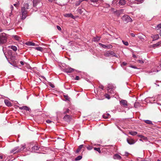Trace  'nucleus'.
Wrapping results in <instances>:
<instances>
[{
  "label": "nucleus",
  "mask_w": 161,
  "mask_h": 161,
  "mask_svg": "<svg viewBox=\"0 0 161 161\" xmlns=\"http://www.w3.org/2000/svg\"><path fill=\"white\" fill-rule=\"evenodd\" d=\"M29 4L26 3H25L24 5V6L22 7L21 9L22 13L21 19H24L27 16V9H29Z\"/></svg>",
  "instance_id": "obj_1"
},
{
  "label": "nucleus",
  "mask_w": 161,
  "mask_h": 161,
  "mask_svg": "<svg viewBox=\"0 0 161 161\" xmlns=\"http://www.w3.org/2000/svg\"><path fill=\"white\" fill-rule=\"evenodd\" d=\"M6 34L4 33L0 34V44H4L5 43L7 40Z\"/></svg>",
  "instance_id": "obj_2"
},
{
  "label": "nucleus",
  "mask_w": 161,
  "mask_h": 161,
  "mask_svg": "<svg viewBox=\"0 0 161 161\" xmlns=\"http://www.w3.org/2000/svg\"><path fill=\"white\" fill-rule=\"evenodd\" d=\"M104 55L106 57H115L116 58L118 57L116 53L112 51H109L106 52L104 54Z\"/></svg>",
  "instance_id": "obj_3"
},
{
  "label": "nucleus",
  "mask_w": 161,
  "mask_h": 161,
  "mask_svg": "<svg viewBox=\"0 0 161 161\" xmlns=\"http://www.w3.org/2000/svg\"><path fill=\"white\" fill-rule=\"evenodd\" d=\"M122 19L123 21L128 23V22H131L132 20L131 18L128 15H124L122 17Z\"/></svg>",
  "instance_id": "obj_4"
},
{
  "label": "nucleus",
  "mask_w": 161,
  "mask_h": 161,
  "mask_svg": "<svg viewBox=\"0 0 161 161\" xmlns=\"http://www.w3.org/2000/svg\"><path fill=\"white\" fill-rule=\"evenodd\" d=\"M120 104L125 108H127L129 103L127 101L124 100H121L119 101Z\"/></svg>",
  "instance_id": "obj_5"
},
{
  "label": "nucleus",
  "mask_w": 161,
  "mask_h": 161,
  "mask_svg": "<svg viewBox=\"0 0 161 161\" xmlns=\"http://www.w3.org/2000/svg\"><path fill=\"white\" fill-rule=\"evenodd\" d=\"M114 88V87L112 84H108L107 89L108 92L110 93L111 94H112L113 92L114 93L113 90Z\"/></svg>",
  "instance_id": "obj_6"
},
{
  "label": "nucleus",
  "mask_w": 161,
  "mask_h": 161,
  "mask_svg": "<svg viewBox=\"0 0 161 161\" xmlns=\"http://www.w3.org/2000/svg\"><path fill=\"white\" fill-rule=\"evenodd\" d=\"M72 119V116L66 114L63 118V119L66 121L69 122Z\"/></svg>",
  "instance_id": "obj_7"
},
{
  "label": "nucleus",
  "mask_w": 161,
  "mask_h": 161,
  "mask_svg": "<svg viewBox=\"0 0 161 161\" xmlns=\"http://www.w3.org/2000/svg\"><path fill=\"white\" fill-rule=\"evenodd\" d=\"M99 44L105 48L110 49L112 48L113 47V46L110 44L108 45H103L101 43H99Z\"/></svg>",
  "instance_id": "obj_8"
},
{
  "label": "nucleus",
  "mask_w": 161,
  "mask_h": 161,
  "mask_svg": "<svg viewBox=\"0 0 161 161\" xmlns=\"http://www.w3.org/2000/svg\"><path fill=\"white\" fill-rule=\"evenodd\" d=\"M118 1H119V0H113L112 2V5L114 7L117 8L119 6L118 5Z\"/></svg>",
  "instance_id": "obj_9"
},
{
  "label": "nucleus",
  "mask_w": 161,
  "mask_h": 161,
  "mask_svg": "<svg viewBox=\"0 0 161 161\" xmlns=\"http://www.w3.org/2000/svg\"><path fill=\"white\" fill-rule=\"evenodd\" d=\"M127 2L126 0H119L118 4L119 5L124 6Z\"/></svg>",
  "instance_id": "obj_10"
},
{
  "label": "nucleus",
  "mask_w": 161,
  "mask_h": 161,
  "mask_svg": "<svg viewBox=\"0 0 161 161\" xmlns=\"http://www.w3.org/2000/svg\"><path fill=\"white\" fill-rule=\"evenodd\" d=\"M74 70V69L70 67H68L65 69L64 72L66 73H71Z\"/></svg>",
  "instance_id": "obj_11"
},
{
  "label": "nucleus",
  "mask_w": 161,
  "mask_h": 161,
  "mask_svg": "<svg viewBox=\"0 0 161 161\" xmlns=\"http://www.w3.org/2000/svg\"><path fill=\"white\" fill-rule=\"evenodd\" d=\"M127 142L130 145H132L134 144L135 142V141L131 139L128 138L127 139Z\"/></svg>",
  "instance_id": "obj_12"
},
{
  "label": "nucleus",
  "mask_w": 161,
  "mask_h": 161,
  "mask_svg": "<svg viewBox=\"0 0 161 161\" xmlns=\"http://www.w3.org/2000/svg\"><path fill=\"white\" fill-rule=\"evenodd\" d=\"M5 104L8 107H11L12 106L11 103L8 100L5 99L4 101Z\"/></svg>",
  "instance_id": "obj_13"
},
{
  "label": "nucleus",
  "mask_w": 161,
  "mask_h": 161,
  "mask_svg": "<svg viewBox=\"0 0 161 161\" xmlns=\"http://www.w3.org/2000/svg\"><path fill=\"white\" fill-rule=\"evenodd\" d=\"M64 17H71L72 19L75 18V16H73V15L71 13L66 14L64 15Z\"/></svg>",
  "instance_id": "obj_14"
},
{
  "label": "nucleus",
  "mask_w": 161,
  "mask_h": 161,
  "mask_svg": "<svg viewBox=\"0 0 161 161\" xmlns=\"http://www.w3.org/2000/svg\"><path fill=\"white\" fill-rule=\"evenodd\" d=\"M70 110L68 108H64L63 109V114H69Z\"/></svg>",
  "instance_id": "obj_15"
},
{
  "label": "nucleus",
  "mask_w": 161,
  "mask_h": 161,
  "mask_svg": "<svg viewBox=\"0 0 161 161\" xmlns=\"http://www.w3.org/2000/svg\"><path fill=\"white\" fill-rule=\"evenodd\" d=\"M40 2V0H34L33 2L34 7H36L37 5Z\"/></svg>",
  "instance_id": "obj_16"
},
{
  "label": "nucleus",
  "mask_w": 161,
  "mask_h": 161,
  "mask_svg": "<svg viewBox=\"0 0 161 161\" xmlns=\"http://www.w3.org/2000/svg\"><path fill=\"white\" fill-rule=\"evenodd\" d=\"M157 30L159 31V34L161 36V24H159L155 28Z\"/></svg>",
  "instance_id": "obj_17"
},
{
  "label": "nucleus",
  "mask_w": 161,
  "mask_h": 161,
  "mask_svg": "<svg viewBox=\"0 0 161 161\" xmlns=\"http://www.w3.org/2000/svg\"><path fill=\"white\" fill-rule=\"evenodd\" d=\"M151 37L153 38V41L157 40L159 37V35L158 34L156 35H152L151 36Z\"/></svg>",
  "instance_id": "obj_18"
},
{
  "label": "nucleus",
  "mask_w": 161,
  "mask_h": 161,
  "mask_svg": "<svg viewBox=\"0 0 161 161\" xmlns=\"http://www.w3.org/2000/svg\"><path fill=\"white\" fill-rule=\"evenodd\" d=\"M8 47L12 49L14 51H16L17 50V47L14 46H8Z\"/></svg>",
  "instance_id": "obj_19"
},
{
  "label": "nucleus",
  "mask_w": 161,
  "mask_h": 161,
  "mask_svg": "<svg viewBox=\"0 0 161 161\" xmlns=\"http://www.w3.org/2000/svg\"><path fill=\"white\" fill-rule=\"evenodd\" d=\"M19 148V147H15L10 151L11 153H13L14 152V153H15L16 152H17V151L18 150Z\"/></svg>",
  "instance_id": "obj_20"
},
{
  "label": "nucleus",
  "mask_w": 161,
  "mask_h": 161,
  "mask_svg": "<svg viewBox=\"0 0 161 161\" xmlns=\"http://www.w3.org/2000/svg\"><path fill=\"white\" fill-rule=\"evenodd\" d=\"M19 148V147H15L10 151L11 153H13L14 152V153H15L16 152H17V151L18 150Z\"/></svg>",
  "instance_id": "obj_21"
},
{
  "label": "nucleus",
  "mask_w": 161,
  "mask_h": 161,
  "mask_svg": "<svg viewBox=\"0 0 161 161\" xmlns=\"http://www.w3.org/2000/svg\"><path fill=\"white\" fill-rule=\"evenodd\" d=\"M114 159H120L121 158V156L117 154L114 155Z\"/></svg>",
  "instance_id": "obj_22"
},
{
  "label": "nucleus",
  "mask_w": 161,
  "mask_h": 161,
  "mask_svg": "<svg viewBox=\"0 0 161 161\" xmlns=\"http://www.w3.org/2000/svg\"><path fill=\"white\" fill-rule=\"evenodd\" d=\"M19 109H24L26 111H29V108L26 106H23L20 107Z\"/></svg>",
  "instance_id": "obj_23"
},
{
  "label": "nucleus",
  "mask_w": 161,
  "mask_h": 161,
  "mask_svg": "<svg viewBox=\"0 0 161 161\" xmlns=\"http://www.w3.org/2000/svg\"><path fill=\"white\" fill-rule=\"evenodd\" d=\"M25 44L26 45H27L28 46H35V44L34 43L32 42H26L25 43Z\"/></svg>",
  "instance_id": "obj_24"
},
{
  "label": "nucleus",
  "mask_w": 161,
  "mask_h": 161,
  "mask_svg": "<svg viewBox=\"0 0 161 161\" xmlns=\"http://www.w3.org/2000/svg\"><path fill=\"white\" fill-rule=\"evenodd\" d=\"M25 148V145H23L22 146V147L20 148H19L18 150L17 151V152H20L21 151H23L24 149Z\"/></svg>",
  "instance_id": "obj_25"
},
{
  "label": "nucleus",
  "mask_w": 161,
  "mask_h": 161,
  "mask_svg": "<svg viewBox=\"0 0 161 161\" xmlns=\"http://www.w3.org/2000/svg\"><path fill=\"white\" fill-rule=\"evenodd\" d=\"M83 145H80L78 149L76 150V153H78L80 150L82 148V147H83Z\"/></svg>",
  "instance_id": "obj_26"
},
{
  "label": "nucleus",
  "mask_w": 161,
  "mask_h": 161,
  "mask_svg": "<svg viewBox=\"0 0 161 161\" xmlns=\"http://www.w3.org/2000/svg\"><path fill=\"white\" fill-rule=\"evenodd\" d=\"M34 48L36 50L38 51H41V52H42L43 50V48L42 47H35Z\"/></svg>",
  "instance_id": "obj_27"
},
{
  "label": "nucleus",
  "mask_w": 161,
  "mask_h": 161,
  "mask_svg": "<svg viewBox=\"0 0 161 161\" xmlns=\"http://www.w3.org/2000/svg\"><path fill=\"white\" fill-rule=\"evenodd\" d=\"M129 2V4L130 5L132 3H136V0H127Z\"/></svg>",
  "instance_id": "obj_28"
},
{
  "label": "nucleus",
  "mask_w": 161,
  "mask_h": 161,
  "mask_svg": "<svg viewBox=\"0 0 161 161\" xmlns=\"http://www.w3.org/2000/svg\"><path fill=\"white\" fill-rule=\"evenodd\" d=\"M12 37L17 41H19V39H20V37L19 36L17 35H13L12 36Z\"/></svg>",
  "instance_id": "obj_29"
},
{
  "label": "nucleus",
  "mask_w": 161,
  "mask_h": 161,
  "mask_svg": "<svg viewBox=\"0 0 161 161\" xmlns=\"http://www.w3.org/2000/svg\"><path fill=\"white\" fill-rule=\"evenodd\" d=\"M137 133V132L136 131H130L129 132V134L133 136L136 135Z\"/></svg>",
  "instance_id": "obj_30"
},
{
  "label": "nucleus",
  "mask_w": 161,
  "mask_h": 161,
  "mask_svg": "<svg viewBox=\"0 0 161 161\" xmlns=\"http://www.w3.org/2000/svg\"><path fill=\"white\" fill-rule=\"evenodd\" d=\"M13 5L17 9H18L19 7V3L18 2L14 4Z\"/></svg>",
  "instance_id": "obj_31"
},
{
  "label": "nucleus",
  "mask_w": 161,
  "mask_h": 161,
  "mask_svg": "<svg viewBox=\"0 0 161 161\" xmlns=\"http://www.w3.org/2000/svg\"><path fill=\"white\" fill-rule=\"evenodd\" d=\"M144 122L145 123H146L147 124H151V125L153 124L152 122L151 121L149 120H145Z\"/></svg>",
  "instance_id": "obj_32"
},
{
  "label": "nucleus",
  "mask_w": 161,
  "mask_h": 161,
  "mask_svg": "<svg viewBox=\"0 0 161 161\" xmlns=\"http://www.w3.org/2000/svg\"><path fill=\"white\" fill-rule=\"evenodd\" d=\"M110 116V115L108 114H104L103 115V118L105 119L108 118Z\"/></svg>",
  "instance_id": "obj_33"
},
{
  "label": "nucleus",
  "mask_w": 161,
  "mask_h": 161,
  "mask_svg": "<svg viewBox=\"0 0 161 161\" xmlns=\"http://www.w3.org/2000/svg\"><path fill=\"white\" fill-rule=\"evenodd\" d=\"M82 158V157L81 155H79L75 159V161H78L80 160Z\"/></svg>",
  "instance_id": "obj_34"
},
{
  "label": "nucleus",
  "mask_w": 161,
  "mask_h": 161,
  "mask_svg": "<svg viewBox=\"0 0 161 161\" xmlns=\"http://www.w3.org/2000/svg\"><path fill=\"white\" fill-rule=\"evenodd\" d=\"M161 45V41L153 45L154 47H158Z\"/></svg>",
  "instance_id": "obj_35"
},
{
  "label": "nucleus",
  "mask_w": 161,
  "mask_h": 161,
  "mask_svg": "<svg viewBox=\"0 0 161 161\" xmlns=\"http://www.w3.org/2000/svg\"><path fill=\"white\" fill-rule=\"evenodd\" d=\"M64 96L66 100H69L70 98L69 97V96L67 95H64Z\"/></svg>",
  "instance_id": "obj_36"
},
{
  "label": "nucleus",
  "mask_w": 161,
  "mask_h": 161,
  "mask_svg": "<svg viewBox=\"0 0 161 161\" xmlns=\"http://www.w3.org/2000/svg\"><path fill=\"white\" fill-rule=\"evenodd\" d=\"M94 150L98 151L99 153H101L100 149V148L94 147Z\"/></svg>",
  "instance_id": "obj_37"
},
{
  "label": "nucleus",
  "mask_w": 161,
  "mask_h": 161,
  "mask_svg": "<svg viewBox=\"0 0 161 161\" xmlns=\"http://www.w3.org/2000/svg\"><path fill=\"white\" fill-rule=\"evenodd\" d=\"M144 0H136V3L139 4L143 2Z\"/></svg>",
  "instance_id": "obj_38"
},
{
  "label": "nucleus",
  "mask_w": 161,
  "mask_h": 161,
  "mask_svg": "<svg viewBox=\"0 0 161 161\" xmlns=\"http://www.w3.org/2000/svg\"><path fill=\"white\" fill-rule=\"evenodd\" d=\"M100 39V38L98 37H97L95 38H94L93 39V41L94 42H97L99 41Z\"/></svg>",
  "instance_id": "obj_39"
},
{
  "label": "nucleus",
  "mask_w": 161,
  "mask_h": 161,
  "mask_svg": "<svg viewBox=\"0 0 161 161\" xmlns=\"http://www.w3.org/2000/svg\"><path fill=\"white\" fill-rule=\"evenodd\" d=\"M105 97L106 98H107L108 99H109L110 98L109 95H108V94H105Z\"/></svg>",
  "instance_id": "obj_40"
},
{
  "label": "nucleus",
  "mask_w": 161,
  "mask_h": 161,
  "mask_svg": "<svg viewBox=\"0 0 161 161\" xmlns=\"http://www.w3.org/2000/svg\"><path fill=\"white\" fill-rule=\"evenodd\" d=\"M122 42H123V44L126 46H128L129 45V43L127 42H125L123 40Z\"/></svg>",
  "instance_id": "obj_41"
},
{
  "label": "nucleus",
  "mask_w": 161,
  "mask_h": 161,
  "mask_svg": "<svg viewBox=\"0 0 161 161\" xmlns=\"http://www.w3.org/2000/svg\"><path fill=\"white\" fill-rule=\"evenodd\" d=\"M32 149H36L37 150L38 149V147L37 146H34L32 147Z\"/></svg>",
  "instance_id": "obj_42"
},
{
  "label": "nucleus",
  "mask_w": 161,
  "mask_h": 161,
  "mask_svg": "<svg viewBox=\"0 0 161 161\" xmlns=\"http://www.w3.org/2000/svg\"><path fill=\"white\" fill-rule=\"evenodd\" d=\"M137 61L140 63H141V64H143L144 63V62L142 60H138Z\"/></svg>",
  "instance_id": "obj_43"
},
{
  "label": "nucleus",
  "mask_w": 161,
  "mask_h": 161,
  "mask_svg": "<svg viewBox=\"0 0 161 161\" xmlns=\"http://www.w3.org/2000/svg\"><path fill=\"white\" fill-rule=\"evenodd\" d=\"M142 139L145 141H147V138L146 137L143 136V137L142 138Z\"/></svg>",
  "instance_id": "obj_44"
},
{
  "label": "nucleus",
  "mask_w": 161,
  "mask_h": 161,
  "mask_svg": "<svg viewBox=\"0 0 161 161\" xmlns=\"http://www.w3.org/2000/svg\"><path fill=\"white\" fill-rule=\"evenodd\" d=\"M57 29L59 31H60L61 30V28L58 25L57 26Z\"/></svg>",
  "instance_id": "obj_45"
},
{
  "label": "nucleus",
  "mask_w": 161,
  "mask_h": 161,
  "mask_svg": "<svg viewBox=\"0 0 161 161\" xmlns=\"http://www.w3.org/2000/svg\"><path fill=\"white\" fill-rule=\"evenodd\" d=\"M10 8L11 11H12L14 9V7L12 5H11Z\"/></svg>",
  "instance_id": "obj_46"
},
{
  "label": "nucleus",
  "mask_w": 161,
  "mask_h": 161,
  "mask_svg": "<svg viewBox=\"0 0 161 161\" xmlns=\"http://www.w3.org/2000/svg\"><path fill=\"white\" fill-rule=\"evenodd\" d=\"M46 122L47 123H51L52 122V121L51 120H47L46 121Z\"/></svg>",
  "instance_id": "obj_47"
},
{
  "label": "nucleus",
  "mask_w": 161,
  "mask_h": 161,
  "mask_svg": "<svg viewBox=\"0 0 161 161\" xmlns=\"http://www.w3.org/2000/svg\"><path fill=\"white\" fill-rule=\"evenodd\" d=\"M79 79V77L78 76H76L75 78V79L76 80H78Z\"/></svg>",
  "instance_id": "obj_48"
},
{
  "label": "nucleus",
  "mask_w": 161,
  "mask_h": 161,
  "mask_svg": "<svg viewBox=\"0 0 161 161\" xmlns=\"http://www.w3.org/2000/svg\"><path fill=\"white\" fill-rule=\"evenodd\" d=\"M91 1L92 2L96 3L98 1V0H91Z\"/></svg>",
  "instance_id": "obj_49"
},
{
  "label": "nucleus",
  "mask_w": 161,
  "mask_h": 161,
  "mask_svg": "<svg viewBox=\"0 0 161 161\" xmlns=\"http://www.w3.org/2000/svg\"><path fill=\"white\" fill-rule=\"evenodd\" d=\"M127 63L125 62H122V64L124 66L126 65H127Z\"/></svg>",
  "instance_id": "obj_50"
},
{
  "label": "nucleus",
  "mask_w": 161,
  "mask_h": 161,
  "mask_svg": "<svg viewBox=\"0 0 161 161\" xmlns=\"http://www.w3.org/2000/svg\"><path fill=\"white\" fill-rule=\"evenodd\" d=\"M20 64L22 65H24V62L22 61H20Z\"/></svg>",
  "instance_id": "obj_51"
},
{
  "label": "nucleus",
  "mask_w": 161,
  "mask_h": 161,
  "mask_svg": "<svg viewBox=\"0 0 161 161\" xmlns=\"http://www.w3.org/2000/svg\"><path fill=\"white\" fill-rule=\"evenodd\" d=\"M130 35L131 36H132V37H135V34H134V33H131L130 34Z\"/></svg>",
  "instance_id": "obj_52"
},
{
  "label": "nucleus",
  "mask_w": 161,
  "mask_h": 161,
  "mask_svg": "<svg viewBox=\"0 0 161 161\" xmlns=\"http://www.w3.org/2000/svg\"><path fill=\"white\" fill-rule=\"evenodd\" d=\"M50 86L52 87V88H54V86L53 85V84H51L50 85Z\"/></svg>",
  "instance_id": "obj_53"
},
{
  "label": "nucleus",
  "mask_w": 161,
  "mask_h": 161,
  "mask_svg": "<svg viewBox=\"0 0 161 161\" xmlns=\"http://www.w3.org/2000/svg\"><path fill=\"white\" fill-rule=\"evenodd\" d=\"M10 58L11 60L13 59H15V57H14L13 56H11Z\"/></svg>",
  "instance_id": "obj_54"
},
{
  "label": "nucleus",
  "mask_w": 161,
  "mask_h": 161,
  "mask_svg": "<svg viewBox=\"0 0 161 161\" xmlns=\"http://www.w3.org/2000/svg\"><path fill=\"white\" fill-rule=\"evenodd\" d=\"M138 136L142 138L143 136L142 135H139Z\"/></svg>",
  "instance_id": "obj_55"
},
{
  "label": "nucleus",
  "mask_w": 161,
  "mask_h": 161,
  "mask_svg": "<svg viewBox=\"0 0 161 161\" xmlns=\"http://www.w3.org/2000/svg\"><path fill=\"white\" fill-rule=\"evenodd\" d=\"M130 67L133 68H134V69H136V67L134 66H133V65H131L130 66Z\"/></svg>",
  "instance_id": "obj_56"
},
{
  "label": "nucleus",
  "mask_w": 161,
  "mask_h": 161,
  "mask_svg": "<svg viewBox=\"0 0 161 161\" xmlns=\"http://www.w3.org/2000/svg\"><path fill=\"white\" fill-rule=\"evenodd\" d=\"M0 158L1 159L3 158V156L2 155H1V154L0 155Z\"/></svg>",
  "instance_id": "obj_57"
},
{
  "label": "nucleus",
  "mask_w": 161,
  "mask_h": 161,
  "mask_svg": "<svg viewBox=\"0 0 161 161\" xmlns=\"http://www.w3.org/2000/svg\"><path fill=\"white\" fill-rule=\"evenodd\" d=\"M133 57L134 58H136V56L135 54H133Z\"/></svg>",
  "instance_id": "obj_58"
},
{
  "label": "nucleus",
  "mask_w": 161,
  "mask_h": 161,
  "mask_svg": "<svg viewBox=\"0 0 161 161\" xmlns=\"http://www.w3.org/2000/svg\"><path fill=\"white\" fill-rule=\"evenodd\" d=\"M92 148V147H87V148H88V149H90H90H92V148Z\"/></svg>",
  "instance_id": "obj_59"
},
{
  "label": "nucleus",
  "mask_w": 161,
  "mask_h": 161,
  "mask_svg": "<svg viewBox=\"0 0 161 161\" xmlns=\"http://www.w3.org/2000/svg\"><path fill=\"white\" fill-rule=\"evenodd\" d=\"M100 88L103 90V86H100Z\"/></svg>",
  "instance_id": "obj_60"
},
{
  "label": "nucleus",
  "mask_w": 161,
  "mask_h": 161,
  "mask_svg": "<svg viewBox=\"0 0 161 161\" xmlns=\"http://www.w3.org/2000/svg\"><path fill=\"white\" fill-rule=\"evenodd\" d=\"M3 31V30L1 29V28L0 27V32H1Z\"/></svg>",
  "instance_id": "obj_61"
},
{
  "label": "nucleus",
  "mask_w": 161,
  "mask_h": 161,
  "mask_svg": "<svg viewBox=\"0 0 161 161\" xmlns=\"http://www.w3.org/2000/svg\"><path fill=\"white\" fill-rule=\"evenodd\" d=\"M12 15V11H11V12L9 16H11V15Z\"/></svg>",
  "instance_id": "obj_62"
},
{
  "label": "nucleus",
  "mask_w": 161,
  "mask_h": 161,
  "mask_svg": "<svg viewBox=\"0 0 161 161\" xmlns=\"http://www.w3.org/2000/svg\"><path fill=\"white\" fill-rule=\"evenodd\" d=\"M136 103L134 104V106L135 108L136 107Z\"/></svg>",
  "instance_id": "obj_63"
},
{
  "label": "nucleus",
  "mask_w": 161,
  "mask_h": 161,
  "mask_svg": "<svg viewBox=\"0 0 161 161\" xmlns=\"http://www.w3.org/2000/svg\"><path fill=\"white\" fill-rule=\"evenodd\" d=\"M59 113V112H58L57 113V115L58 116V114Z\"/></svg>",
  "instance_id": "obj_64"
}]
</instances>
